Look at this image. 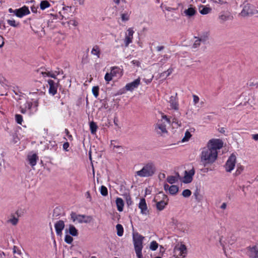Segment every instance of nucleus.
I'll return each instance as SVG.
<instances>
[{
    "mask_svg": "<svg viewBox=\"0 0 258 258\" xmlns=\"http://www.w3.org/2000/svg\"><path fill=\"white\" fill-rule=\"evenodd\" d=\"M191 136V134L188 131H186L185 133L184 137L182 139V142H184L188 141L190 138Z\"/></svg>",
    "mask_w": 258,
    "mask_h": 258,
    "instance_id": "4c0bfd02",
    "label": "nucleus"
},
{
    "mask_svg": "<svg viewBox=\"0 0 258 258\" xmlns=\"http://www.w3.org/2000/svg\"><path fill=\"white\" fill-rule=\"evenodd\" d=\"M194 38L196 39V40L194 42V44L192 45V47L194 48H197L199 47L200 46L201 43H202V42L201 41L200 39H199L198 38V37H197V36H194Z\"/></svg>",
    "mask_w": 258,
    "mask_h": 258,
    "instance_id": "72a5a7b5",
    "label": "nucleus"
},
{
    "mask_svg": "<svg viewBox=\"0 0 258 258\" xmlns=\"http://www.w3.org/2000/svg\"><path fill=\"white\" fill-rule=\"evenodd\" d=\"M89 126H90L91 133L93 135L95 134L97 131V128H98L96 123L93 121H92L89 123Z\"/></svg>",
    "mask_w": 258,
    "mask_h": 258,
    "instance_id": "393cba45",
    "label": "nucleus"
},
{
    "mask_svg": "<svg viewBox=\"0 0 258 258\" xmlns=\"http://www.w3.org/2000/svg\"><path fill=\"white\" fill-rule=\"evenodd\" d=\"M128 31V35L126 36L125 40H124V43L125 47H127L128 46L129 44L132 42V39L133 38V34L134 33V31L132 28H129L127 30Z\"/></svg>",
    "mask_w": 258,
    "mask_h": 258,
    "instance_id": "dca6fc26",
    "label": "nucleus"
},
{
    "mask_svg": "<svg viewBox=\"0 0 258 258\" xmlns=\"http://www.w3.org/2000/svg\"><path fill=\"white\" fill-rule=\"evenodd\" d=\"M158 247V244L156 241H153L151 242L150 245V248L152 250H156Z\"/></svg>",
    "mask_w": 258,
    "mask_h": 258,
    "instance_id": "58836bf2",
    "label": "nucleus"
},
{
    "mask_svg": "<svg viewBox=\"0 0 258 258\" xmlns=\"http://www.w3.org/2000/svg\"><path fill=\"white\" fill-rule=\"evenodd\" d=\"M15 214L17 216V218L21 217L23 215V212L22 210H17L15 212Z\"/></svg>",
    "mask_w": 258,
    "mask_h": 258,
    "instance_id": "4d7b16f0",
    "label": "nucleus"
},
{
    "mask_svg": "<svg viewBox=\"0 0 258 258\" xmlns=\"http://www.w3.org/2000/svg\"><path fill=\"white\" fill-rule=\"evenodd\" d=\"M69 23L75 26H77L78 24V23L75 20H71Z\"/></svg>",
    "mask_w": 258,
    "mask_h": 258,
    "instance_id": "338daca9",
    "label": "nucleus"
},
{
    "mask_svg": "<svg viewBox=\"0 0 258 258\" xmlns=\"http://www.w3.org/2000/svg\"><path fill=\"white\" fill-rule=\"evenodd\" d=\"M139 208L141 209V213L143 215H147L148 213L147 205L146 202V200L144 198H142L139 204Z\"/></svg>",
    "mask_w": 258,
    "mask_h": 258,
    "instance_id": "4468645a",
    "label": "nucleus"
},
{
    "mask_svg": "<svg viewBox=\"0 0 258 258\" xmlns=\"http://www.w3.org/2000/svg\"><path fill=\"white\" fill-rule=\"evenodd\" d=\"M13 252L14 253H17L19 254H21L22 252L20 250L18 249V247L16 246H14L13 248Z\"/></svg>",
    "mask_w": 258,
    "mask_h": 258,
    "instance_id": "5fc2aeb1",
    "label": "nucleus"
},
{
    "mask_svg": "<svg viewBox=\"0 0 258 258\" xmlns=\"http://www.w3.org/2000/svg\"><path fill=\"white\" fill-rule=\"evenodd\" d=\"M28 159L29 164L33 167L36 164L37 161L38 160V157L36 154H33L32 155H28Z\"/></svg>",
    "mask_w": 258,
    "mask_h": 258,
    "instance_id": "412c9836",
    "label": "nucleus"
},
{
    "mask_svg": "<svg viewBox=\"0 0 258 258\" xmlns=\"http://www.w3.org/2000/svg\"><path fill=\"white\" fill-rule=\"evenodd\" d=\"M119 68L117 67H113L111 68L110 74L112 77L116 76V74L118 72Z\"/></svg>",
    "mask_w": 258,
    "mask_h": 258,
    "instance_id": "37998d69",
    "label": "nucleus"
},
{
    "mask_svg": "<svg viewBox=\"0 0 258 258\" xmlns=\"http://www.w3.org/2000/svg\"><path fill=\"white\" fill-rule=\"evenodd\" d=\"M82 62L84 63H86L88 62V54H87L86 55H84L82 58Z\"/></svg>",
    "mask_w": 258,
    "mask_h": 258,
    "instance_id": "052dcab7",
    "label": "nucleus"
},
{
    "mask_svg": "<svg viewBox=\"0 0 258 258\" xmlns=\"http://www.w3.org/2000/svg\"><path fill=\"white\" fill-rule=\"evenodd\" d=\"M50 6V5L47 1H42L40 4V8L42 10H44Z\"/></svg>",
    "mask_w": 258,
    "mask_h": 258,
    "instance_id": "7c9ffc66",
    "label": "nucleus"
},
{
    "mask_svg": "<svg viewBox=\"0 0 258 258\" xmlns=\"http://www.w3.org/2000/svg\"><path fill=\"white\" fill-rule=\"evenodd\" d=\"M196 13V10L195 9V8L192 7L189 8L184 11V13L185 14V15L188 17H190L194 16Z\"/></svg>",
    "mask_w": 258,
    "mask_h": 258,
    "instance_id": "5701e85b",
    "label": "nucleus"
},
{
    "mask_svg": "<svg viewBox=\"0 0 258 258\" xmlns=\"http://www.w3.org/2000/svg\"><path fill=\"white\" fill-rule=\"evenodd\" d=\"M92 220V217L91 216H87L85 215H78V219L77 221L80 223H89Z\"/></svg>",
    "mask_w": 258,
    "mask_h": 258,
    "instance_id": "f3484780",
    "label": "nucleus"
},
{
    "mask_svg": "<svg viewBox=\"0 0 258 258\" xmlns=\"http://www.w3.org/2000/svg\"><path fill=\"white\" fill-rule=\"evenodd\" d=\"M15 119L17 123L22 124V122L23 121V117L21 115L18 114H16Z\"/></svg>",
    "mask_w": 258,
    "mask_h": 258,
    "instance_id": "79ce46f5",
    "label": "nucleus"
},
{
    "mask_svg": "<svg viewBox=\"0 0 258 258\" xmlns=\"http://www.w3.org/2000/svg\"><path fill=\"white\" fill-rule=\"evenodd\" d=\"M91 53L93 55H97L99 58L100 54V50L99 49V46L97 45L94 46L91 51Z\"/></svg>",
    "mask_w": 258,
    "mask_h": 258,
    "instance_id": "c85d7f7f",
    "label": "nucleus"
},
{
    "mask_svg": "<svg viewBox=\"0 0 258 258\" xmlns=\"http://www.w3.org/2000/svg\"><path fill=\"white\" fill-rule=\"evenodd\" d=\"M69 232L73 236H77L79 234L78 230L73 225H69Z\"/></svg>",
    "mask_w": 258,
    "mask_h": 258,
    "instance_id": "b1692460",
    "label": "nucleus"
},
{
    "mask_svg": "<svg viewBox=\"0 0 258 258\" xmlns=\"http://www.w3.org/2000/svg\"><path fill=\"white\" fill-rule=\"evenodd\" d=\"M112 77H113L112 76V75H111L110 73H107L105 75L104 79L106 82L108 83L109 81L112 80Z\"/></svg>",
    "mask_w": 258,
    "mask_h": 258,
    "instance_id": "8fccbe9b",
    "label": "nucleus"
},
{
    "mask_svg": "<svg viewBox=\"0 0 258 258\" xmlns=\"http://www.w3.org/2000/svg\"><path fill=\"white\" fill-rule=\"evenodd\" d=\"M59 90L61 91V94L63 95V97H65L66 95L68 93V91L67 90L62 88L61 87H60Z\"/></svg>",
    "mask_w": 258,
    "mask_h": 258,
    "instance_id": "864d4df0",
    "label": "nucleus"
},
{
    "mask_svg": "<svg viewBox=\"0 0 258 258\" xmlns=\"http://www.w3.org/2000/svg\"><path fill=\"white\" fill-rule=\"evenodd\" d=\"M202 9L200 10V12L202 15L208 14L212 10L211 8L207 7L204 6H202Z\"/></svg>",
    "mask_w": 258,
    "mask_h": 258,
    "instance_id": "c756f323",
    "label": "nucleus"
},
{
    "mask_svg": "<svg viewBox=\"0 0 258 258\" xmlns=\"http://www.w3.org/2000/svg\"><path fill=\"white\" fill-rule=\"evenodd\" d=\"M244 169V167L242 166H237V168L236 171H235L234 174L235 176H238L241 173Z\"/></svg>",
    "mask_w": 258,
    "mask_h": 258,
    "instance_id": "a18cd8bd",
    "label": "nucleus"
},
{
    "mask_svg": "<svg viewBox=\"0 0 258 258\" xmlns=\"http://www.w3.org/2000/svg\"><path fill=\"white\" fill-rule=\"evenodd\" d=\"M64 223L62 220H59L55 223L54 227L57 235H60L62 234V231L64 229Z\"/></svg>",
    "mask_w": 258,
    "mask_h": 258,
    "instance_id": "ddd939ff",
    "label": "nucleus"
},
{
    "mask_svg": "<svg viewBox=\"0 0 258 258\" xmlns=\"http://www.w3.org/2000/svg\"><path fill=\"white\" fill-rule=\"evenodd\" d=\"M30 13V12L28 7L25 6L15 10V15L19 18H22L23 16L28 15Z\"/></svg>",
    "mask_w": 258,
    "mask_h": 258,
    "instance_id": "6e6552de",
    "label": "nucleus"
},
{
    "mask_svg": "<svg viewBox=\"0 0 258 258\" xmlns=\"http://www.w3.org/2000/svg\"><path fill=\"white\" fill-rule=\"evenodd\" d=\"M246 254L251 258H258V248L256 245L248 247Z\"/></svg>",
    "mask_w": 258,
    "mask_h": 258,
    "instance_id": "9b49d317",
    "label": "nucleus"
},
{
    "mask_svg": "<svg viewBox=\"0 0 258 258\" xmlns=\"http://www.w3.org/2000/svg\"><path fill=\"white\" fill-rule=\"evenodd\" d=\"M121 18L122 21H126L129 20V15L127 13L121 14Z\"/></svg>",
    "mask_w": 258,
    "mask_h": 258,
    "instance_id": "09e8293b",
    "label": "nucleus"
},
{
    "mask_svg": "<svg viewBox=\"0 0 258 258\" xmlns=\"http://www.w3.org/2000/svg\"><path fill=\"white\" fill-rule=\"evenodd\" d=\"M154 201L156 202V208L161 211L168 205L169 199L162 191L159 192L155 197Z\"/></svg>",
    "mask_w": 258,
    "mask_h": 258,
    "instance_id": "7ed1b4c3",
    "label": "nucleus"
},
{
    "mask_svg": "<svg viewBox=\"0 0 258 258\" xmlns=\"http://www.w3.org/2000/svg\"><path fill=\"white\" fill-rule=\"evenodd\" d=\"M33 105V103L31 102L27 101L25 104V108H28L29 110H30L32 108Z\"/></svg>",
    "mask_w": 258,
    "mask_h": 258,
    "instance_id": "3c124183",
    "label": "nucleus"
},
{
    "mask_svg": "<svg viewBox=\"0 0 258 258\" xmlns=\"http://www.w3.org/2000/svg\"><path fill=\"white\" fill-rule=\"evenodd\" d=\"M223 145V143L221 140L212 139L209 141L207 147L209 148L214 152H217V150L222 148Z\"/></svg>",
    "mask_w": 258,
    "mask_h": 258,
    "instance_id": "39448f33",
    "label": "nucleus"
},
{
    "mask_svg": "<svg viewBox=\"0 0 258 258\" xmlns=\"http://www.w3.org/2000/svg\"><path fill=\"white\" fill-rule=\"evenodd\" d=\"M172 71H173V69L172 68H169V69H168L166 72H167V74L165 75V77H167L168 76H169L172 73Z\"/></svg>",
    "mask_w": 258,
    "mask_h": 258,
    "instance_id": "0e129e2a",
    "label": "nucleus"
},
{
    "mask_svg": "<svg viewBox=\"0 0 258 258\" xmlns=\"http://www.w3.org/2000/svg\"><path fill=\"white\" fill-rule=\"evenodd\" d=\"M116 204L117 210L119 212H122L123 209L124 201L120 198H117L116 199Z\"/></svg>",
    "mask_w": 258,
    "mask_h": 258,
    "instance_id": "4be33fe9",
    "label": "nucleus"
},
{
    "mask_svg": "<svg viewBox=\"0 0 258 258\" xmlns=\"http://www.w3.org/2000/svg\"><path fill=\"white\" fill-rule=\"evenodd\" d=\"M156 168L153 162H149L144 165L142 169L136 172V175L141 177L152 176L156 172Z\"/></svg>",
    "mask_w": 258,
    "mask_h": 258,
    "instance_id": "f03ea898",
    "label": "nucleus"
},
{
    "mask_svg": "<svg viewBox=\"0 0 258 258\" xmlns=\"http://www.w3.org/2000/svg\"><path fill=\"white\" fill-rule=\"evenodd\" d=\"M45 69L43 68H40L39 69L37 70L38 73H40L43 77L48 76L51 78L56 79V75L54 73H51L49 72H46L44 71Z\"/></svg>",
    "mask_w": 258,
    "mask_h": 258,
    "instance_id": "a211bd4d",
    "label": "nucleus"
},
{
    "mask_svg": "<svg viewBox=\"0 0 258 258\" xmlns=\"http://www.w3.org/2000/svg\"><path fill=\"white\" fill-rule=\"evenodd\" d=\"M73 239V238L70 235H66L65 236L64 241L68 244H71Z\"/></svg>",
    "mask_w": 258,
    "mask_h": 258,
    "instance_id": "a19ab883",
    "label": "nucleus"
},
{
    "mask_svg": "<svg viewBox=\"0 0 258 258\" xmlns=\"http://www.w3.org/2000/svg\"><path fill=\"white\" fill-rule=\"evenodd\" d=\"M58 82H59V81H58ZM48 83L49 86V94H50L52 95H55L57 93V87H58V82L56 83L54 82V81H53L52 80H48Z\"/></svg>",
    "mask_w": 258,
    "mask_h": 258,
    "instance_id": "f8f14e48",
    "label": "nucleus"
},
{
    "mask_svg": "<svg viewBox=\"0 0 258 258\" xmlns=\"http://www.w3.org/2000/svg\"><path fill=\"white\" fill-rule=\"evenodd\" d=\"M252 138L255 141H258V134L252 135Z\"/></svg>",
    "mask_w": 258,
    "mask_h": 258,
    "instance_id": "774afa93",
    "label": "nucleus"
},
{
    "mask_svg": "<svg viewBox=\"0 0 258 258\" xmlns=\"http://www.w3.org/2000/svg\"><path fill=\"white\" fill-rule=\"evenodd\" d=\"M60 209L58 207L55 208L53 210V217H57L60 215Z\"/></svg>",
    "mask_w": 258,
    "mask_h": 258,
    "instance_id": "c03bdc74",
    "label": "nucleus"
},
{
    "mask_svg": "<svg viewBox=\"0 0 258 258\" xmlns=\"http://www.w3.org/2000/svg\"><path fill=\"white\" fill-rule=\"evenodd\" d=\"M100 193L103 196H107L108 195V189L106 187L102 185L100 187Z\"/></svg>",
    "mask_w": 258,
    "mask_h": 258,
    "instance_id": "c9c22d12",
    "label": "nucleus"
},
{
    "mask_svg": "<svg viewBox=\"0 0 258 258\" xmlns=\"http://www.w3.org/2000/svg\"><path fill=\"white\" fill-rule=\"evenodd\" d=\"M85 197L87 199H88L89 201L91 202L92 201V198L89 191H87L85 194Z\"/></svg>",
    "mask_w": 258,
    "mask_h": 258,
    "instance_id": "e2e57ef3",
    "label": "nucleus"
},
{
    "mask_svg": "<svg viewBox=\"0 0 258 258\" xmlns=\"http://www.w3.org/2000/svg\"><path fill=\"white\" fill-rule=\"evenodd\" d=\"M140 84V78L134 80L133 82L127 83L124 87L126 91H133L134 89L137 88Z\"/></svg>",
    "mask_w": 258,
    "mask_h": 258,
    "instance_id": "9d476101",
    "label": "nucleus"
},
{
    "mask_svg": "<svg viewBox=\"0 0 258 258\" xmlns=\"http://www.w3.org/2000/svg\"><path fill=\"white\" fill-rule=\"evenodd\" d=\"M156 127L161 130L160 133H165L167 132L166 128V125L163 123H157Z\"/></svg>",
    "mask_w": 258,
    "mask_h": 258,
    "instance_id": "473e14b6",
    "label": "nucleus"
},
{
    "mask_svg": "<svg viewBox=\"0 0 258 258\" xmlns=\"http://www.w3.org/2000/svg\"><path fill=\"white\" fill-rule=\"evenodd\" d=\"M194 196L195 197V199L197 202H199L201 201L202 197L200 195L199 191H196V192H195L194 194Z\"/></svg>",
    "mask_w": 258,
    "mask_h": 258,
    "instance_id": "de8ad7c7",
    "label": "nucleus"
},
{
    "mask_svg": "<svg viewBox=\"0 0 258 258\" xmlns=\"http://www.w3.org/2000/svg\"><path fill=\"white\" fill-rule=\"evenodd\" d=\"M179 190V187L177 185H172L170 186L169 192L171 195H175Z\"/></svg>",
    "mask_w": 258,
    "mask_h": 258,
    "instance_id": "a878e982",
    "label": "nucleus"
},
{
    "mask_svg": "<svg viewBox=\"0 0 258 258\" xmlns=\"http://www.w3.org/2000/svg\"><path fill=\"white\" fill-rule=\"evenodd\" d=\"M253 7V6L249 4H244L243 9L240 13L241 15L243 17H246L249 15L253 14L254 13Z\"/></svg>",
    "mask_w": 258,
    "mask_h": 258,
    "instance_id": "1a4fd4ad",
    "label": "nucleus"
},
{
    "mask_svg": "<svg viewBox=\"0 0 258 258\" xmlns=\"http://www.w3.org/2000/svg\"><path fill=\"white\" fill-rule=\"evenodd\" d=\"M69 146H70V144H69V142H65L63 144V150L66 151H68V149L69 147Z\"/></svg>",
    "mask_w": 258,
    "mask_h": 258,
    "instance_id": "13d9d810",
    "label": "nucleus"
},
{
    "mask_svg": "<svg viewBox=\"0 0 258 258\" xmlns=\"http://www.w3.org/2000/svg\"><path fill=\"white\" fill-rule=\"evenodd\" d=\"M4 44V38L0 35V48H2Z\"/></svg>",
    "mask_w": 258,
    "mask_h": 258,
    "instance_id": "69168bd1",
    "label": "nucleus"
},
{
    "mask_svg": "<svg viewBox=\"0 0 258 258\" xmlns=\"http://www.w3.org/2000/svg\"><path fill=\"white\" fill-rule=\"evenodd\" d=\"M236 157L234 154H232L226 161L225 167L227 172H230L234 169Z\"/></svg>",
    "mask_w": 258,
    "mask_h": 258,
    "instance_id": "423d86ee",
    "label": "nucleus"
},
{
    "mask_svg": "<svg viewBox=\"0 0 258 258\" xmlns=\"http://www.w3.org/2000/svg\"><path fill=\"white\" fill-rule=\"evenodd\" d=\"M11 218L9 219L7 222L11 223L14 226L16 225L18 223L19 219L16 218L14 214H11Z\"/></svg>",
    "mask_w": 258,
    "mask_h": 258,
    "instance_id": "bb28decb",
    "label": "nucleus"
},
{
    "mask_svg": "<svg viewBox=\"0 0 258 258\" xmlns=\"http://www.w3.org/2000/svg\"><path fill=\"white\" fill-rule=\"evenodd\" d=\"M116 229L117 230V235L118 236H122L123 234V228L122 226L120 224H117L116 226Z\"/></svg>",
    "mask_w": 258,
    "mask_h": 258,
    "instance_id": "cd10ccee",
    "label": "nucleus"
},
{
    "mask_svg": "<svg viewBox=\"0 0 258 258\" xmlns=\"http://www.w3.org/2000/svg\"><path fill=\"white\" fill-rule=\"evenodd\" d=\"M209 32L206 31L200 34L199 36H198V38L200 39L202 43L205 44L209 40Z\"/></svg>",
    "mask_w": 258,
    "mask_h": 258,
    "instance_id": "6ab92c4d",
    "label": "nucleus"
},
{
    "mask_svg": "<svg viewBox=\"0 0 258 258\" xmlns=\"http://www.w3.org/2000/svg\"><path fill=\"white\" fill-rule=\"evenodd\" d=\"M99 88L98 86H94L92 88V93H93V95L96 98H97L99 95Z\"/></svg>",
    "mask_w": 258,
    "mask_h": 258,
    "instance_id": "e433bc0d",
    "label": "nucleus"
},
{
    "mask_svg": "<svg viewBox=\"0 0 258 258\" xmlns=\"http://www.w3.org/2000/svg\"><path fill=\"white\" fill-rule=\"evenodd\" d=\"M218 152H214L209 148L205 147L201 155V161L204 166L207 164L213 163L217 158Z\"/></svg>",
    "mask_w": 258,
    "mask_h": 258,
    "instance_id": "f257e3e1",
    "label": "nucleus"
},
{
    "mask_svg": "<svg viewBox=\"0 0 258 258\" xmlns=\"http://www.w3.org/2000/svg\"><path fill=\"white\" fill-rule=\"evenodd\" d=\"M219 19L223 22L224 21L233 19V16L229 12L221 13L219 16Z\"/></svg>",
    "mask_w": 258,
    "mask_h": 258,
    "instance_id": "aec40b11",
    "label": "nucleus"
},
{
    "mask_svg": "<svg viewBox=\"0 0 258 258\" xmlns=\"http://www.w3.org/2000/svg\"><path fill=\"white\" fill-rule=\"evenodd\" d=\"M195 173V170L194 167L189 171H184V176L183 177V182L184 183H189L193 180V176Z\"/></svg>",
    "mask_w": 258,
    "mask_h": 258,
    "instance_id": "0eeeda50",
    "label": "nucleus"
},
{
    "mask_svg": "<svg viewBox=\"0 0 258 258\" xmlns=\"http://www.w3.org/2000/svg\"><path fill=\"white\" fill-rule=\"evenodd\" d=\"M136 255H137V256L138 257V258H143L142 253V250L136 251Z\"/></svg>",
    "mask_w": 258,
    "mask_h": 258,
    "instance_id": "680f3d73",
    "label": "nucleus"
},
{
    "mask_svg": "<svg viewBox=\"0 0 258 258\" xmlns=\"http://www.w3.org/2000/svg\"><path fill=\"white\" fill-rule=\"evenodd\" d=\"M191 191L188 189L183 190V191L182 192V196L184 198H188L191 196Z\"/></svg>",
    "mask_w": 258,
    "mask_h": 258,
    "instance_id": "ea45409f",
    "label": "nucleus"
},
{
    "mask_svg": "<svg viewBox=\"0 0 258 258\" xmlns=\"http://www.w3.org/2000/svg\"><path fill=\"white\" fill-rule=\"evenodd\" d=\"M7 23L9 25L14 27H18L20 26V23L19 22L16 23L14 20H8Z\"/></svg>",
    "mask_w": 258,
    "mask_h": 258,
    "instance_id": "f704fd0d",
    "label": "nucleus"
},
{
    "mask_svg": "<svg viewBox=\"0 0 258 258\" xmlns=\"http://www.w3.org/2000/svg\"><path fill=\"white\" fill-rule=\"evenodd\" d=\"M71 218L73 221L74 222L78 219V215L76 214L75 212H72L71 214Z\"/></svg>",
    "mask_w": 258,
    "mask_h": 258,
    "instance_id": "603ef678",
    "label": "nucleus"
},
{
    "mask_svg": "<svg viewBox=\"0 0 258 258\" xmlns=\"http://www.w3.org/2000/svg\"><path fill=\"white\" fill-rule=\"evenodd\" d=\"M144 237L138 232L133 233V240L135 251L142 250Z\"/></svg>",
    "mask_w": 258,
    "mask_h": 258,
    "instance_id": "20e7f679",
    "label": "nucleus"
},
{
    "mask_svg": "<svg viewBox=\"0 0 258 258\" xmlns=\"http://www.w3.org/2000/svg\"><path fill=\"white\" fill-rule=\"evenodd\" d=\"M125 200L126 204L128 206L132 205V204H133V201L132 200L131 197L129 194L125 195Z\"/></svg>",
    "mask_w": 258,
    "mask_h": 258,
    "instance_id": "49530a36",
    "label": "nucleus"
},
{
    "mask_svg": "<svg viewBox=\"0 0 258 258\" xmlns=\"http://www.w3.org/2000/svg\"><path fill=\"white\" fill-rule=\"evenodd\" d=\"M170 107L172 109L177 110L178 109V99L177 98V93L175 96H171L169 100Z\"/></svg>",
    "mask_w": 258,
    "mask_h": 258,
    "instance_id": "2eb2a0df",
    "label": "nucleus"
},
{
    "mask_svg": "<svg viewBox=\"0 0 258 258\" xmlns=\"http://www.w3.org/2000/svg\"><path fill=\"white\" fill-rule=\"evenodd\" d=\"M214 3L223 5L227 4V2L226 1H224L223 0H215Z\"/></svg>",
    "mask_w": 258,
    "mask_h": 258,
    "instance_id": "6e6d98bb",
    "label": "nucleus"
},
{
    "mask_svg": "<svg viewBox=\"0 0 258 258\" xmlns=\"http://www.w3.org/2000/svg\"><path fill=\"white\" fill-rule=\"evenodd\" d=\"M193 101L195 103V104L198 103L199 101V97L196 95H193Z\"/></svg>",
    "mask_w": 258,
    "mask_h": 258,
    "instance_id": "bf43d9fd",
    "label": "nucleus"
},
{
    "mask_svg": "<svg viewBox=\"0 0 258 258\" xmlns=\"http://www.w3.org/2000/svg\"><path fill=\"white\" fill-rule=\"evenodd\" d=\"M166 180L170 184H173L177 181V177L172 175L168 176Z\"/></svg>",
    "mask_w": 258,
    "mask_h": 258,
    "instance_id": "2f4dec72",
    "label": "nucleus"
}]
</instances>
